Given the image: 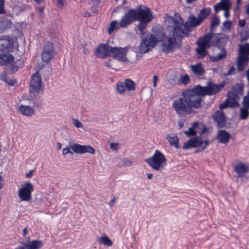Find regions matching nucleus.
<instances>
[{"label":"nucleus","mask_w":249,"mask_h":249,"mask_svg":"<svg viewBox=\"0 0 249 249\" xmlns=\"http://www.w3.org/2000/svg\"><path fill=\"white\" fill-rule=\"evenodd\" d=\"M165 27L162 30L160 26L152 28L151 33L142 39L139 46L141 53H145L161 42L162 52L169 53L179 48L181 45V37L184 34L182 19L178 16L172 18L168 14L163 17Z\"/></svg>","instance_id":"f257e3e1"},{"label":"nucleus","mask_w":249,"mask_h":249,"mask_svg":"<svg viewBox=\"0 0 249 249\" xmlns=\"http://www.w3.org/2000/svg\"><path fill=\"white\" fill-rule=\"evenodd\" d=\"M222 86L209 81L207 86L197 85L192 89L183 91L181 94L172 102V108L179 117H183L195 112L201 107V96L211 95L218 92Z\"/></svg>","instance_id":"f03ea898"},{"label":"nucleus","mask_w":249,"mask_h":249,"mask_svg":"<svg viewBox=\"0 0 249 249\" xmlns=\"http://www.w3.org/2000/svg\"><path fill=\"white\" fill-rule=\"evenodd\" d=\"M135 15L138 21L136 28L142 35H144L148 24L155 18L153 13L149 8L140 5L135 9Z\"/></svg>","instance_id":"7ed1b4c3"},{"label":"nucleus","mask_w":249,"mask_h":249,"mask_svg":"<svg viewBox=\"0 0 249 249\" xmlns=\"http://www.w3.org/2000/svg\"><path fill=\"white\" fill-rule=\"evenodd\" d=\"M128 51L127 47H112L111 56L124 65L135 64L141 59V56L135 51L127 56Z\"/></svg>","instance_id":"20e7f679"},{"label":"nucleus","mask_w":249,"mask_h":249,"mask_svg":"<svg viewBox=\"0 0 249 249\" xmlns=\"http://www.w3.org/2000/svg\"><path fill=\"white\" fill-rule=\"evenodd\" d=\"M243 94V87L240 84L235 85L227 93V98L220 105V109H224L227 107L231 108L239 107V101Z\"/></svg>","instance_id":"39448f33"},{"label":"nucleus","mask_w":249,"mask_h":249,"mask_svg":"<svg viewBox=\"0 0 249 249\" xmlns=\"http://www.w3.org/2000/svg\"><path fill=\"white\" fill-rule=\"evenodd\" d=\"M145 161L154 170L161 171L166 165L167 159L160 151L156 150L153 155Z\"/></svg>","instance_id":"423d86ee"},{"label":"nucleus","mask_w":249,"mask_h":249,"mask_svg":"<svg viewBox=\"0 0 249 249\" xmlns=\"http://www.w3.org/2000/svg\"><path fill=\"white\" fill-rule=\"evenodd\" d=\"M34 190V186L31 182H25L18 189V196L19 201L27 203L31 202Z\"/></svg>","instance_id":"0eeeda50"},{"label":"nucleus","mask_w":249,"mask_h":249,"mask_svg":"<svg viewBox=\"0 0 249 249\" xmlns=\"http://www.w3.org/2000/svg\"><path fill=\"white\" fill-rule=\"evenodd\" d=\"M213 38V34H208L200 38L197 41V47L196 49L198 58L204 57L207 53L206 48L210 46V43Z\"/></svg>","instance_id":"6e6552de"},{"label":"nucleus","mask_w":249,"mask_h":249,"mask_svg":"<svg viewBox=\"0 0 249 249\" xmlns=\"http://www.w3.org/2000/svg\"><path fill=\"white\" fill-rule=\"evenodd\" d=\"M209 144V141L208 140H203L202 137L199 136L190 139L185 142L182 146V149L187 150L192 148L200 147V150L202 151L205 149Z\"/></svg>","instance_id":"1a4fd4ad"},{"label":"nucleus","mask_w":249,"mask_h":249,"mask_svg":"<svg viewBox=\"0 0 249 249\" xmlns=\"http://www.w3.org/2000/svg\"><path fill=\"white\" fill-rule=\"evenodd\" d=\"M42 87V80L41 75L36 72L32 75L30 84V92L32 94L37 93L39 94Z\"/></svg>","instance_id":"9d476101"},{"label":"nucleus","mask_w":249,"mask_h":249,"mask_svg":"<svg viewBox=\"0 0 249 249\" xmlns=\"http://www.w3.org/2000/svg\"><path fill=\"white\" fill-rule=\"evenodd\" d=\"M112 46L107 43L99 44L94 51V54L97 58L105 59L111 56Z\"/></svg>","instance_id":"9b49d317"},{"label":"nucleus","mask_w":249,"mask_h":249,"mask_svg":"<svg viewBox=\"0 0 249 249\" xmlns=\"http://www.w3.org/2000/svg\"><path fill=\"white\" fill-rule=\"evenodd\" d=\"M136 20L135 9H131L123 16L120 21L119 26L122 28H126Z\"/></svg>","instance_id":"f8f14e48"},{"label":"nucleus","mask_w":249,"mask_h":249,"mask_svg":"<svg viewBox=\"0 0 249 249\" xmlns=\"http://www.w3.org/2000/svg\"><path fill=\"white\" fill-rule=\"evenodd\" d=\"M177 16H178L182 19V24L184 26V28H183L184 34L182 35L181 39L185 36L187 35V33L186 32L189 30V27L196 26L197 25H198L200 23H198V22H199V21L200 20V18H198V17H197V18H196L195 17V16H193V15L190 16L189 17L188 21L185 24L184 23L182 18L180 17L179 14L177 13H176L175 14L174 17H171L172 18H175L176 17H177Z\"/></svg>","instance_id":"ddd939ff"},{"label":"nucleus","mask_w":249,"mask_h":249,"mask_svg":"<svg viewBox=\"0 0 249 249\" xmlns=\"http://www.w3.org/2000/svg\"><path fill=\"white\" fill-rule=\"evenodd\" d=\"M233 170L238 178L245 177L249 173V165L240 161H237L233 166Z\"/></svg>","instance_id":"4468645a"},{"label":"nucleus","mask_w":249,"mask_h":249,"mask_svg":"<svg viewBox=\"0 0 249 249\" xmlns=\"http://www.w3.org/2000/svg\"><path fill=\"white\" fill-rule=\"evenodd\" d=\"M71 150L74 153L78 154H84L85 153H89L93 155L95 151L93 147L89 145H80L77 143H73L71 147Z\"/></svg>","instance_id":"2eb2a0df"},{"label":"nucleus","mask_w":249,"mask_h":249,"mask_svg":"<svg viewBox=\"0 0 249 249\" xmlns=\"http://www.w3.org/2000/svg\"><path fill=\"white\" fill-rule=\"evenodd\" d=\"M231 5V2L230 0H220L219 2L214 6V9L215 13H218L221 10H224V16L228 18L230 16L229 11Z\"/></svg>","instance_id":"dca6fc26"},{"label":"nucleus","mask_w":249,"mask_h":249,"mask_svg":"<svg viewBox=\"0 0 249 249\" xmlns=\"http://www.w3.org/2000/svg\"><path fill=\"white\" fill-rule=\"evenodd\" d=\"M42 60L48 63L50 62L54 56V48L52 43H47L42 53Z\"/></svg>","instance_id":"f3484780"},{"label":"nucleus","mask_w":249,"mask_h":249,"mask_svg":"<svg viewBox=\"0 0 249 249\" xmlns=\"http://www.w3.org/2000/svg\"><path fill=\"white\" fill-rule=\"evenodd\" d=\"M40 102V97L37 93L32 94L29 91L28 95H26L22 97L20 102V104H25V105H36Z\"/></svg>","instance_id":"a211bd4d"},{"label":"nucleus","mask_w":249,"mask_h":249,"mask_svg":"<svg viewBox=\"0 0 249 249\" xmlns=\"http://www.w3.org/2000/svg\"><path fill=\"white\" fill-rule=\"evenodd\" d=\"M249 115V91L243 98L242 107L240 109V118L246 119Z\"/></svg>","instance_id":"6ab92c4d"},{"label":"nucleus","mask_w":249,"mask_h":249,"mask_svg":"<svg viewBox=\"0 0 249 249\" xmlns=\"http://www.w3.org/2000/svg\"><path fill=\"white\" fill-rule=\"evenodd\" d=\"M212 117L216 122L218 127L221 128L225 126L226 119L222 111H216L213 114Z\"/></svg>","instance_id":"aec40b11"},{"label":"nucleus","mask_w":249,"mask_h":249,"mask_svg":"<svg viewBox=\"0 0 249 249\" xmlns=\"http://www.w3.org/2000/svg\"><path fill=\"white\" fill-rule=\"evenodd\" d=\"M13 46V40L10 37L4 36L0 38V50L1 51H9Z\"/></svg>","instance_id":"412c9836"},{"label":"nucleus","mask_w":249,"mask_h":249,"mask_svg":"<svg viewBox=\"0 0 249 249\" xmlns=\"http://www.w3.org/2000/svg\"><path fill=\"white\" fill-rule=\"evenodd\" d=\"M18 110L20 114L27 117H31L35 114V110L33 107L30 105H25V104H20Z\"/></svg>","instance_id":"4be33fe9"},{"label":"nucleus","mask_w":249,"mask_h":249,"mask_svg":"<svg viewBox=\"0 0 249 249\" xmlns=\"http://www.w3.org/2000/svg\"><path fill=\"white\" fill-rule=\"evenodd\" d=\"M231 137V134L225 130H219L217 133L216 139L219 143H227Z\"/></svg>","instance_id":"5701e85b"},{"label":"nucleus","mask_w":249,"mask_h":249,"mask_svg":"<svg viewBox=\"0 0 249 249\" xmlns=\"http://www.w3.org/2000/svg\"><path fill=\"white\" fill-rule=\"evenodd\" d=\"M14 58L12 55L9 53H4L0 54V65H12L14 61Z\"/></svg>","instance_id":"b1692460"},{"label":"nucleus","mask_w":249,"mask_h":249,"mask_svg":"<svg viewBox=\"0 0 249 249\" xmlns=\"http://www.w3.org/2000/svg\"><path fill=\"white\" fill-rule=\"evenodd\" d=\"M127 90V96H132L135 90V84L131 79H127L124 83Z\"/></svg>","instance_id":"393cba45"},{"label":"nucleus","mask_w":249,"mask_h":249,"mask_svg":"<svg viewBox=\"0 0 249 249\" xmlns=\"http://www.w3.org/2000/svg\"><path fill=\"white\" fill-rule=\"evenodd\" d=\"M166 138L171 146H174L176 148L179 147V139L175 134H168L166 135Z\"/></svg>","instance_id":"a878e982"},{"label":"nucleus","mask_w":249,"mask_h":249,"mask_svg":"<svg viewBox=\"0 0 249 249\" xmlns=\"http://www.w3.org/2000/svg\"><path fill=\"white\" fill-rule=\"evenodd\" d=\"M249 57L245 55H240L238 58L237 66L239 71L243 70L248 65Z\"/></svg>","instance_id":"bb28decb"},{"label":"nucleus","mask_w":249,"mask_h":249,"mask_svg":"<svg viewBox=\"0 0 249 249\" xmlns=\"http://www.w3.org/2000/svg\"><path fill=\"white\" fill-rule=\"evenodd\" d=\"M28 249H40L43 246L42 241L33 240L27 243Z\"/></svg>","instance_id":"cd10ccee"},{"label":"nucleus","mask_w":249,"mask_h":249,"mask_svg":"<svg viewBox=\"0 0 249 249\" xmlns=\"http://www.w3.org/2000/svg\"><path fill=\"white\" fill-rule=\"evenodd\" d=\"M196 130H197L198 131L200 136L205 133L207 130L206 126L202 123L196 122L193 123Z\"/></svg>","instance_id":"c85d7f7f"},{"label":"nucleus","mask_w":249,"mask_h":249,"mask_svg":"<svg viewBox=\"0 0 249 249\" xmlns=\"http://www.w3.org/2000/svg\"><path fill=\"white\" fill-rule=\"evenodd\" d=\"M97 240L100 244L105 246H111L113 244L110 239L106 235L98 237Z\"/></svg>","instance_id":"c756f323"},{"label":"nucleus","mask_w":249,"mask_h":249,"mask_svg":"<svg viewBox=\"0 0 249 249\" xmlns=\"http://www.w3.org/2000/svg\"><path fill=\"white\" fill-rule=\"evenodd\" d=\"M191 70L196 75H201L204 73V69L201 63H197L191 66Z\"/></svg>","instance_id":"7c9ffc66"},{"label":"nucleus","mask_w":249,"mask_h":249,"mask_svg":"<svg viewBox=\"0 0 249 249\" xmlns=\"http://www.w3.org/2000/svg\"><path fill=\"white\" fill-rule=\"evenodd\" d=\"M211 12V9L210 8H205L201 10L198 16L200 20L198 23H201L204 19L207 18Z\"/></svg>","instance_id":"2f4dec72"},{"label":"nucleus","mask_w":249,"mask_h":249,"mask_svg":"<svg viewBox=\"0 0 249 249\" xmlns=\"http://www.w3.org/2000/svg\"><path fill=\"white\" fill-rule=\"evenodd\" d=\"M226 54V51L225 49H222L220 53H217L215 56H210V60L213 62L218 61L224 58Z\"/></svg>","instance_id":"473e14b6"},{"label":"nucleus","mask_w":249,"mask_h":249,"mask_svg":"<svg viewBox=\"0 0 249 249\" xmlns=\"http://www.w3.org/2000/svg\"><path fill=\"white\" fill-rule=\"evenodd\" d=\"M116 89L121 95H127V90L123 82H119L117 84Z\"/></svg>","instance_id":"72a5a7b5"},{"label":"nucleus","mask_w":249,"mask_h":249,"mask_svg":"<svg viewBox=\"0 0 249 249\" xmlns=\"http://www.w3.org/2000/svg\"><path fill=\"white\" fill-rule=\"evenodd\" d=\"M12 22L7 18H3L0 22V28L2 30H6L11 26Z\"/></svg>","instance_id":"f704fd0d"},{"label":"nucleus","mask_w":249,"mask_h":249,"mask_svg":"<svg viewBox=\"0 0 249 249\" xmlns=\"http://www.w3.org/2000/svg\"><path fill=\"white\" fill-rule=\"evenodd\" d=\"M239 55L249 57V44L246 43L244 45L240 46Z\"/></svg>","instance_id":"c9c22d12"},{"label":"nucleus","mask_w":249,"mask_h":249,"mask_svg":"<svg viewBox=\"0 0 249 249\" xmlns=\"http://www.w3.org/2000/svg\"><path fill=\"white\" fill-rule=\"evenodd\" d=\"M116 20H113L110 23L108 28V33L110 35L116 29L119 27Z\"/></svg>","instance_id":"e433bc0d"},{"label":"nucleus","mask_w":249,"mask_h":249,"mask_svg":"<svg viewBox=\"0 0 249 249\" xmlns=\"http://www.w3.org/2000/svg\"><path fill=\"white\" fill-rule=\"evenodd\" d=\"M1 79L4 81L8 85L11 86L14 85L17 82L15 79L9 78L6 74H4L1 75Z\"/></svg>","instance_id":"4c0bfd02"},{"label":"nucleus","mask_w":249,"mask_h":249,"mask_svg":"<svg viewBox=\"0 0 249 249\" xmlns=\"http://www.w3.org/2000/svg\"><path fill=\"white\" fill-rule=\"evenodd\" d=\"M190 81V78L188 75L184 74L180 76L178 83L179 84L187 85Z\"/></svg>","instance_id":"58836bf2"},{"label":"nucleus","mask_w":249,"mask_h":249,"mask_svg":"<svg viewBox=\"0 0 249 249\" xmlns=\"http://www.w3.org/2000/svg\"><path fill=\"white\" fill-rule=\"evenodd\" d=\"M184 133L188 137L194 136L196 135V131L195 129L194 124H193L192 126L190 127L188 130L184 131Z\"/></svg>","instance_id":"ea45409f"},{"label":"nucleus","mask_w":249,"mask_h":249,"mask_svg":"<svg viewBox=\"0 0 249 249\" xmlns=\"http://www.w3.org/2000/svg\"><path fill=\"white\" fill-rule=\"evenodd\" d=\"M142 91L148 97H151L152 96L153 89L149 86L144 87L143 88Z\"/></svg>","instance_id":"a19ab883"},{"label":"nucleus","mask_w":249,"mask_h":249,"mask_svg":"<svg viewBox=\"0 0 249 249\" xmlns=\"http://www.w3.org/2000/svg\"><path fill=\"white\" fill-rule=\"evenodd\" d=\"M220 20L217 16H214L211 23V28L213 29L219 24Z\"/></svg>","instance_id":"79ce46f5"},{"label":"nucleus","mask_w":249,"mask_h":249,"mask_svg":"<svg viewBox=\"0 0 249 249\" xmlns=\"http://www.w3.org/2000/svg\"><path fill=\"white\" fill-rule=\"evenodd\" d=\"M72 146V144L71 145H69L65 148H63L62 150V154L64 156H66L67 154H71V155H73V153L71 151V147Z\"/></svg>","instance_id":"37998d69"},{"label":"nucleus","mask_w":249,"mask_h":249,"mask_svg":"<svg viewBox=\"0 0 249 249\" xmlns=\"http://www.w3.org/2000/svg\"><path fill=\"white\" fill-rule=\"evenodd\" d=\"M15 249H28L27 243L23 241H20Z\"/></svg>","instance_id":"c03bdc74"},{"label":"nucleus","mask_w":249,"mask_h":249,"mask_svg":"<svg viewBox=\"0 0 249 249\" xmlns=\"http://www.w3.org/2000/svg\"><path fill=\"white\" fill-rule=\"evenodd\" d=\"M231 25V21L229 20L225 21L222 25L223 29L227 31H230Z\"/></svg>","instance_id":"a18cd8bd"},{"label":"nucleus","mask_w":249,"mask_h":249,"mask_svg":"<svg viewBox=\"0 0 249 249\" xmlns=\"http://www.w3.org/2000/svg\"><path fill=\"white\" fill-rule=\"evenodd\" d=\"M73 124L78 128H82L83 127V124L78 119H72V120Z\"/></svg>","instance_id":"49530a36"},{"label":"nucleus","mask_w":249,"mask_h":249,"mask_svg":"<svg viewBox=\"0 0 249 249\" xmlns=\"http://www.w3.org/2000/svg\"><path fill=\"white\" fill-rule=\"evenodd\" d=\"M169 82L172 84H176L178 83V80L176 74H172L170 76Z\"/></svg>","instance_id":"de8ad7c7"},{"label":"nucleus","mask_w":249,"mask_h":249,"mask_svg":"<svg viewBox=\"0 0 249 249\" xmlns=\"http://www.w3.org/2000/svg\"><path fill=\"white\" fill-rule=\"evenodd\" d=\"M123 164L124 166L129 167L132 164V161L127 159H124Z\"/></svg>","instance_id":"09e8293b"},{"label":"nucleus","mask_w":249,"mask_h":249,"mask_svg":"<svg viewBox=\"0 0 249 249\" xmlns=\"http://www.w3.org/2000/svg\"><path fill=\"white\" fill-rule=\"evenodd\" d=\"M119 143L116 142H111L110 144V148L114 151H117L118 149Z\"/></svg>","instance_id":"8fccbe9b"},{"label":"nucleus","mask_w":249,"mask_h":249,"mask_svg":"<svg viewBox=\"0 0 249 249\" xmlns=\"http://www.w3.org/2000/svg\"><path fill=\"white\" fill-rule=\"evenodd\" d=\"M235 68L234 67V66H232L230 68V69H229L228 71L227 72V73L225 74V75H229L233 74L235 72Z\"/></svg>","instance_id":"3c124183"},{"label":"nucleus","mask_w":249,"mask_h":249,"mask_svg":"<svg viewBox=\"0 0 249 249\" xmlns=\"http://www.w3.org/2000/svg\"><path fill=\"white\" fill-rule=\"evenodd\" d=\"M4 0H0V14L4 12Z\"/></svg>","instance_id":"603ef678"},{"label":"nucleus","mask_w":249,"mask_h":249,"mask_svg":"<svg viewBox=\"0 0 249 249\" xmlns=\"http://www.w3.org/2000/svg\"><path fill=\"white\" fill-rule=\"evenodd\" d=\"M57 5L60 8H62L64 6L65 0H56Z\"/></svg>","instance_id":"864d4df0"},{"label":"nucleus","mask_w":249,"mask_h":249,"mask_svg":"<svg viewBox=\"0 0 249 249\" xmlns=\"http://www.w3.org/2000/svg\"><path fill=\"white\" fill-rule=\"evenodd\" d=\"M158 80V76L156 75L153 76V85L154 88L156 87L157 83Z\"/></svg>","instance_id":"5fc2aeb1"},{"label":"nucleus","mask_w":249,"mask_h":249,"mask_svg":"<svg viewBox=\"0 0 249 249\" xmlns=\"http://www.w3.org/2000/svg\"><path fill=\"white\" fill-rule=\"evenodd\" d=\"M33 175V170H30L28 173H27L25 175V177L26 178H30Z\"/></svg>","instance_id":"6e6d98bb"},{"label":"nucleus","mask_w":249,"mask_h":249,"mask_svg":"<svg viewBox=\"0 0 249 249\" xmlns=\"http://www.w3.org/2000/svg\"><path fill=\"white\" fill-rule=\"evenodd\" d=\"M246 24V21L245 19H240L239 20V25L241 27H243L245 26Z\"/></svg>","instance_id":"4d7b16f0"},{"label":"nucleus","mask_w":249,"mask_h":249,"mask_svg":"<svg viewBox=\"0 0 249 249\" xmlns=\"http://www.w3.org/2000/svg\"><path fill=\"white\" fill-rule=\"evenodd\" d=\"M116 199L115 198H113L109 203V205L110 207H112L115 202Z\"/></svg>","instance_id":"13d9d810"},{"label":"nucleus","mask_w":249,"mask_h":249,"mask_svg":"<svg viewBox=\"0 0 249 249\" xmlns=\"http://www.w3.org/2000/svg\"><path fill=\"white\" fill-rule=\"evenodd\" d=\"M89 53V50H88V49L86 48H84L83 53L86 55V54H88Z\"/></svg>","instance_id":"bf43d9fd"},{"label":"nucleus","mask_w":249,"mask_h":249,"mask_svg":"<svg viewBox=\"0 0 249 249\" xmlns=\"http://www.w3.org/2000/svg\"><path fill=\"white\" fill-rule=\"evenodd\" d=\"M105 65L108 68H110L112 66L111 65L110 61H109L105 62Z\"/></svg>","instance_id":"052dcab7"},{"label":"nucleus","mask_w":249,"mask_h":249,"mask_svg":"<svg viewBox=\"0 0 249 249\" xmlns=\"http://www.w3.org/2000/svg\"><path fill=\"white\" fill-rule=\"evenodd\" d=\"M147 178L148 179H150L152 178L153 177V175L151 173H148L147 174Z\"/></svg>","instance_id":"680f3d73"},{"label":"nucleus","mask_w":249,"mask_h":249,"mask_svg":"<svg viewBox=\"0 0 249 249\" xmlns=\"http://www.w3.org/2000/svg\"><path fill=\"white\" fill-rule=\"evenodd\" d=\"M246 76H247V77L248 81L249 82V68L248 69V70L246 71Z\"/></svg>","instance_id":"e2e57ef3"},{"label":"nucleus","mask_w":249,"mask_h":249,"mask_svg":"<svg viewBox=\"0 0 249 249\" xmlns=\"http://www.w3.org/2000/svg\"><path fill=\"white\" fill-rule=\"evenodd\" d=\"M196 0H186V2L187 3H192Z\"/></svg>","instance_id":"0e129e2a"},{"label":"nucleus","mask_w":249,"mask_h":249,"mask_svg":"<svg viewBox=\"0 0 249 249\" xmlns=\"http://www.w3.org/2000/svg\"><path fill=\"white\" fill-rule=\"evenodd\" d=\"M43 9H44L43 7H39V8H38V11L39 12L40 14H42L43 13Z\"/></svg>","instance_id":"69168bd1"},{"label":"nucleus","mask_w":249,"mask_h":249,"mask_svg":"<svg viewBox=\"0 0 249 249\" xmlns=\"http://www.w3.org/2000/svg\"><path fill=\"white\" fill-rule=\"evenodd\" d=\"M178 126H179L180 128H181L183 126V124L182 122L179 121V122H178Z\"/></svg>","instance_id":"338daca9"},{"label":"nucleus","mask_w":249,"mask_h":249,"mask_svg":"<svg viewBox=\"0 0 249 249\" xmlns=\"http://www.w3.org/2000/svg\"><path fill=\"white\" fill-rule=\"evenodd\" d=\"M246 13L247 14L249 15V5L247 6Z\"/></svg>","instance_id":"774afa93"}]
</instances>
